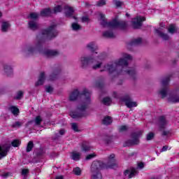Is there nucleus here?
I'll return each instance as SVG.
<instances>
[{
	"instance_id": "1",
	"label": "nucleus",
	"mask_w": 179,
	"mask_h": 179,
	"mask_svg": "<svg viewBox=\"0 0 179 179\" xmlns=\"http://www.w3.org/2000/svg\"><path fill=\"white\" fill-rule=\"evenodd\" d=\"M132 59V56L123 53L122 57L119 60L110 64H106L101 67V72L106 71L110 73H115V75H129L131 78H134L136 75V70L135 69L128 67V61Z\"/></svg>"
},
{
	"instance_id": "2",
	"label": "nucleus",
	"mask_w": 179,
	"mask_h": 179,
	"mask_svg": "<svg viewBox=\"0 0 179 179\" xmlns=\"http://www.w3.org/2000/svg\"><path fill=\"white\" fill-rule=\"evenodd\" d=\"M78 97H82L83 101L77 106L76 111H71L70 113V117L74 119L83 118V117H86V115H87L86 109L87 108V106L90 104V92L89 90L85 88L80 94L79 90H74L70 94L69 99L71 100V101H73L76 100Z\"/></svg>"
},
{
	"instance_id": "3",
	"label": "nucleus",
	"mask_w": 179,
	"mask_h": 179,
	"mask_svg": "<svg viewBox=\"0 0 179 179\" xmlns=\"http://www.w3.org/2000/svg\"><path fill=\"white\" fill-rule=\"evenodd\" d=\"M99 16L101 26L108 29V30L103 33V37L106 38H113V37H114V33L113 32L114 29H125V27H127V22L119 20L118 18H115L111 22H108L107 20H106V15L99 13Z\"/></svg>"
},
{
	"instance_id": "4",
	"label": "nucleus",
	"mask_w": 179,
	"mask_h": 179,
	"mask_svg": "<svg viewBox=\"0 0 179 179\" xmlns=\"http://www.w3.org/2000/svg\"><path fill=\"white\" fill-rule=\"evenodd\" d=\"M115 155L112 154L108 157L107 164L101 161H94L91 166V173L92 179L103 178L101 170L102 169H115L117 162H115Z\"/></svg>"
},
{
	"instance_id": "5",
	"label": "nucleus",
	"mask_w": 179,
	"mask_h": 179,
	"mask_svg": "<svg viewBox=\"0 0 179 179\" xmlns=\"http://www.w3.org/2000/svg\"><path fill=\"white\" fill-rule=\"evenodd\" d=\"M159 93L162 99H165V97H166L168 103H179V90H176L172 92H169V89H167V87H164Z\"/></svg>"
},
{
	"instance_id": "6",
	"label": "nucleus",
	"mask_w": 179,
	"mask_h": 179,
	"mask_svg": "<svg viewBox=\"0 0 179 179\" xmlns=\"http://www.w3.org/2000/svg\"><path fill=\"white\" fill-rule=\"evenodd\" d=\"M38 50V45H25L20 48V52L25 57H30V55H34Z\"/></svg>"
},
{
	"instance_id": "7",
	"label": "nucleus",
	"mask_w": 179,
	"mask_h": 179,
	"mask_svg": "<svg viewBox=\"0 0 179 179\" xmlns=\"http://www.w3.org/2000/svg\"><path fill=\"white\" fill-rule=\"evenodd\" d=\"M57 36H58V31L55 29V24L50 25L48 29L43 30L41 34L42 37H45V38H48V40L55 38Z\"/></svg>"
},
{
	"instance_id": "8",
	"label": "nucleus",
	"mask_w": 179,
	"mask_h": 179,
	"mask_svg": "<svg viewBox=\"0 0 179 179\" xmlns=\"http://www.w3.org/2000/svg\"><path fill=\"white\" fill-rule=\"evenodd\" d=\"M86 48H87V50H90V51H92V56L94 57V59H104V57L103 56V55H99V52H97V44H96L94 42L89 43L88 44H87Z\"/></svg>"
},
{
	"instance_id": "9",
	"label": "nucleus",
	"mask_w": 179,
	"mask_h": 179,
	"mask_svg": "<svg viewBox=\"0 0 179 179\" xmlns=\"http://www.w3.org/2000/svg\"><path fill=\"white\" fill-rule=\"evenodd\" d=\"M57 79V75H51L50 77H46L45 72H41L39 74L38 81L36 83L35 86H41L44 85V82L46 80H55Z\"/></svg>"
},
{
	"instance_id": "10",
	"label": "nucleus",
	"mask_w": 179,
	"mask_h": 179,
	"mask_svg": "<svg viewBox=\"0 0 179 179\" xmlns=\"http://www.w3.org/2000/svg\"><path fill=\"white\" fill-rule=\"evenodd\" d=\"M94 61H100V59L96 60L93 56H92V57H87L86 56L81 57L79 59L80 66L81 68H87V66L90 65V64H93Z\"/></svg>"
},
{
	"instance_id": "11",
	"label": "nucleus",
	"mask_w": 179,
	"mask_h": 179,
	"mask_svg": "<svg viewBox=\"0 0 179 179\" xmlns=\"http://www.w3.org/2000/svg\"><path fill=\"white\" fill-rule=\"evenodd\" d=\"M163 27H164V24H160V27L155 29V34L159 36L162 40H170V36L164 34V29H163Z\"/></svg>"
},
{
	"instance_id": "12",
	"label": "nucleus",
	"mask_w": 179,
	"mask_h": 179,
	"mask_svg": "<svg viewBox=\"0 0 179 179\" xmlns=\"http://www.w3.org/2000/svg\"><path fill=\"white\" fill-rule=\"evenodd\" d=\"M142 132L139 131L133 134V140L126 141L125 146H131L132 145H138L139 143V138L141 136Z\"/></svg>"
},
{
	"instance_id": "13",
	"label": "nucleus",
	"mask_w": 179,
	"mask_h": 179,
	"mask_svg": "<svg viewBox=\"0 0 179 179\" xmlns=\"http://www.w3.org/2000/svg\"><path fill=\"white\" fill-rule=\"evenodd\" d=\"M145 20H146L145 17L137 16L132 20L133 27H134V29H139V27L142 26V22H145Z\"/></svg>"
},
{
	"instance_id": "14",
	"label": "nucleus",
	"mask_w": 179,
	"mask_h": 179,
	"mask_svg": "<svg viewBox=\"0 0 179 179\" xmlns=\"http://www.w3.org/2000/svg\"><path fill=\"white\" fill-rule=\"evenodd\" d=\"M64 13L66 17H73L75 20H78V17L73 16L75 15V9L69 6H66L64 8Z\"/></svg>"
},
{
	"instance_id": "15",
	"label": "nucleus",
	"mask_w": 179,
	"mask_h": 179,
	"mask_svg": "<svg viewBox=\"0 0 179 179\" xmlns=\"http://www.w3.org/2000/svg\"><path fill=\"white\" fill-rule=\"evenodd\" d=\"M138 174V169L135 168H131L129 170H126L124 173V175L127 178H132L133 177H135Z\"/></svg>"
},
{
	"instance_id": "16",
	"label": "nucleus",
	"mask_w": 179,
	"mask_h": 179,
	"mask_svg": "<svg viewBox=\"0 0 179 179\" xmlns=\"http://www.w3.org/2000/svg\"><path fill=\"white\" fill-rule=\"evenodd\" d=\"M42 54L45 57H57V55H59V52L58 50L46 49L42 52Z\"/></svg>"
},
{
	"instance_id": "17",
	"label": "nucleus",
	"mask_w": 179,
	"mask_h": 179,
	"mask_svg": "<svg viewBox=\"0 0 179 179\" xmlns=\"http://www.w3.org/2000/svg\"><path fill=\"white\" fill-rule=\"evenodd\" d=\"M169 127V122L166 120L164 116H161L159 117V129L163 131V129H166V127Z\"/></svg>"
},
{
	"instance_id": "18",
	"label": "nucleus",
	"mask_w": 179,
	"mask_h": 179,
	"mask_svg": "<svg viewBox=\"0 0 179 179\" xmlns=\"http://www.w3.org/2000/svg\"><path fill=\"white\" fill-rule=\"evenodd\" d=\"M13 72L12 66L9 64H4L3 66V75L6 76H10V74Z\"/></svg>"
},
{
	"instance_id": "19",
	"label": "nucleus",
	"mask_w": 179,
	"mask_h": 179,
	"mask_svg": "<svg viewBox=\"0 0 179 179\" xmlns=\"http://www.w3.org/2000/svg\"><path fill=\"white\" fill-rule=\"evenodd\" d=\"M125 104L128 108H132V107H136L138 103L136 102L132 101L131 98L127 97L124 99Z\"/></svg>"
},
{
	"instance_id": "20",
	"label": "nucleus",
	"mask_w": 179,
	"mask_h": 179,
	"mask_svg": "<svg viewBox=\"0 0 179 179\" xmlns=\"http://www.w3.org/2000/svg\"><path fill=\"white\" fill-rule=\"evenodd\" d=\"M8 150H9V147L7 145H0V160L2 157H5L8 154Z\"/></svg>"
},
{
	"instance_id": "21",
	"label": "nucleus",
	"mask_w": 179,
	"mask_h": 179,
	"mask_svg": "<svg viewBox=\"0 0 179 179\" xmlns=\"http://www.w3.org/2000/svg\"><path fill=\"white\" fill-rule=\"evenodd\" d=\"M71 157L74 162H78L80 159V153L75 151L71 153Z\"/></svg>"
},
{
	"instance_id": "22",
	"label": "nucleus",
	"mask_w": 179,
	"mask_h": 179,
	"mask_svg": "<svg viewBox=\"0 0 179 179\" xmlns=\"http://www.w3.org/2000/svg\"><path fill=\"white\" fill-rule=\"evenodd\" d=\"M9 27H10V24L8 22H3L1 24V31H7L9 30Z\"/></svg>"
},
{
	"instance_id": "23",
	"label": "nucleus",
	"mask_w": 179,
	"mask_h": 179,
	"mask_svg": "<svg viewBox=\"0 0 179 179\" xmlns=\"http://www.w3.org/2000/svg\"><path fill=\"white\" fill-rule=\"evenodd\" d=\"M177 30H178V28L174 24L169 25V27L168 28V31L171 34H174V33H177Z\"/></svg>"
},
{
	"instance_id": "24",
	"label": "nucleus",
	"mask_w": 179,
	"mask_h": 179,
	"mask_svg": "<svg viewBox=\"0 0 179 179\" xmlns=\"http://www.w3.org/2000/svg\"><path fill=\"white\" fill-rule=\"evenodd\" d=\"M52 12L50 8H45L41 10V16H50L51 15Z\"/></svg>"
},
{
	"instance_id": "25",
	"label": "nucleus",
	"mask_w": 179,
	"mask_h": 179,
	"mask_svg": "<svg viewBox=\"0 0 179 179\" xmlns=\"http://www.w3.org/2000/svg\"><path fill=\"white\" fill-rule=\"evenodd\" d=\"M142 43V38H138L134 39L130 43V45H139Z\"/></svg>"
},
{
	"instance_id": "26",
	"label": "nucleus",
	"mask_w": 179,
	"mask_h": 179,
	"mask_svg": "<svg viewBox=\"0 0 179 179\" xmlns=\"http://www.w3.org/2000/svg\"><path fill=\"white\" fill-rule=\"evenodd\" d=\"M29 27L31 29V30H36L37 27H38V25L37 24V22L35 21H30L29 22Z\"/></svg>"
},
{
	"instance_id": "27",
	"label": "nucleus",
	"mask_w": 179,
	"mask_h": 179,
	"mask_svg": "<svg viewBox=\"0 0 179 179\" xmlns=\"http://www.w3.org/2000/svg\"><path fill=\"white\" fill-rule=\"evenodd\" d=\"M111 122H113V119L110 116H107L103 120V124L105 125H110Z\"/></svg>"
},
{
	"instance_id": "28",
	"label": "nucleus",
	"mask_w": 179,
	"mask_h": 179,
	"mask_svg": "<svg viewBox=\"0 0 179 179\" xmlns=\"http://www.w3.org/2000/svg\"><path fill=\"white\" fill-rule=\"evenodd\" d=\"M169 82H170V77L167 76L162 80L161 84L164 87L165 86H167V85H169Z\"/></svg>"
},
{
	"instance_id": "29",
	"label": "nucleus",
	"mask_w": 179,
	"mask_h": 179,
	"mask_svg": "<svg viewBox=\"0 0 179 179\" xmlns=\"http://www.w3.org/2000/svg\"><path fill=\"white\" fill-rule=\"evenodd\" d=\"M10 110L13 115H19V108H16V106L10 107Z\"/></svg>"
},
{
	"instance_id": "30",
	"label": "nucleus",
	"mask_w": 179,
	"mask_h": 179,
	"mask_svg": "<svg viewBox=\"0 0 179 179\" xmlns=\"http://www.w3.org/2000/svg\"><path fill=\"white\" fill-rule=\"evenodd\" d=\"M72 29L74 30V31H78V30H80L82 27L79 25V24L74 22L71 24Z\"/></svg>"
},
{
	"instance_id": "31",
	"label": "nucleus",
	"mask_w": 179,
	"mask_h": 179,
	"mask_svg": "<svg viewBox=\"0 0 179 179\" xmlns=\"http://www.w3.org/2000/svg\"><path fill=\"white\" fill-rule=\"evenodd\" d=\"M34 122H35L36 125H40V124L43 122V118L40 115L36 116Z\"/></svg>"
},
{
	"instance_id": "32",
	"label": "nucleus",
	"mask_w": 179,
	"mask_h": 179,
	"mask_svg": "<svg viewBox=\"0 0 179 179\" xmlns=\"http://www.w3.org/2000/svg\"><path fill=\"white\" fill-rule=\"evenodd\" d=\"M102 101L105 106H110L111 104V99L110 97L103 98Z\"/></svg>"
},
{
	"instance_id": "33",
	"label": "nucleus",
	"mask_w": 179,
	"mask_h": 179,
	"mask_svg": "<svg viewBox=\"0 0 179 179\" xmlns=\"http://www.w3.org/2000/svg\"><path fill=\"white\" fill-rule=\"evenodd\" d=\"M82 150L83 152H87L90 150V145H87L86 143H84L82 146Z\"/></svg>"
},
{
	"instance_id": "34",
	"label": "nucleus",
	"mask_w": 179,
	"mask_h": 179,
	"mask_svg": "<svg viewBox=\"0 0 179 179\" xmlns=\"http://www.w3.org/2000/svg\"><path fill=\"white\" fill-rule=\"evenodd\" d=\"M29 19H31L32 20H36L38 18V15L36 13H31L29 15Z\"/></svg>"
},
{
	"instance_id": "35",
	"label": "nucleus",
	"mask_w": 179,
	"mask_h": 179,
	"mask_svg": "<svg viewBox=\"0 0 179 179\" xmlns=\"http://www.w3.org/2000/svg\"><path fill=\"white\" fill-rule=\"evenodd\" d=\"M73 173L76 176H80V174H82V169L79 167L74 168Z\"/></svg>"
},
{
	"instance_id": "36",
	"label": "nucleus",
	"mask_w": 179,
	"mask_h": 179,
	"mask_svg": "<svg viewBox=\"0 0 179 179\" xmlns=\"http://www.w3.org/2000/svg\"><path fill=\"white\" fill-rule=\"evenodd\" d=\"M11 144H12V146H13L14 148H17L18 146H20V141L14 140V141H13Z\"/></svg>"
},
{
	"instance_id": "37",
	"label": "nucleus",
	"mask_w": 179,
	"mask_h": 179,
	"mask_svg": "<svg viewBox=\"0 0 179 179\" xmlns=\"http://www.w3.org/2000/svg\"><path fill=\"white\" fill-rule=\"evenodd\" d=\"M33 141H29L27 146V152H31V149H33Z\"/></svg>"
},
{
	"instance_id": "38",
	"label": "nucleus",
	"mask_w": 179,
	"mask_h": 179,
	"mask_svg": "<svg viewBox=\"0 0 179 179\" xmlns=\"http://www.w3.org/2000/svg\"><path fill=\"white\" fill-rule=\"evenodd\" d=\"M45 92H47V93H52V92H54V87H52V86L51 85H48L45 87Z\"/></svg>"
},
{
	"instance_id": "39",
	"label": "nucleus",
	"mask_w": 179,
	"mask_h": 179,
	"mask_svg": "<svg viewBox=\"0 0 179 179\" xmlns=\"http://www.w3.org/2000/svg\"><path fill=\"white\" fill-rule=\"evenodd\" d=\"M23 92L22 91H19L18 92H17V94L15 96V99L17 100H20V99H22V97H23Z\"/></svg>"
},
{
	"instance_id": "40",
	"label": "nucleus",
	"mask_w": 179,
	"mask_h": 179,
	"mask_svg": "<svg viewBox=\"0 0 179 179\" xmlns=\"http://www.w3.org/2000/svg\"><path fill=\"white\" fill-rule=\"evenodd\" d=\"M62 11V7H61L60 6H57L54 8V13H58L59 12Z\"/></svg>"
},
{
	"instance_id": "41",
	"label": "nucleus",
	"mask_w": 179,
	"mask_h": 179,
	"mask_svg": "<svg viewBox=\"0 0 179 179\" xmlns=\"http://www.w3.org/2000/svg\"><path fill=\"white\" fill-rule=\"evenodd\" d=\"M71 128L75 132H79V129H78V124L76 123L71 124Z\"/></svg>"
},
{
	"instance_id": "42",
	"label": "nucleus",
	"mask_w": 179,
	"mask_h": 179,
	"mask_svg": "<svg viewBox=\"0 0 179 179\" xmlns=\"http://www.w3.org/2000/svg\"><path fill=\"white\" fill-rule=\"evenodd\" d=\"M155 138V133H149L147 134V141H152V139Z\"/></svg>"
},
{
	"instance_id": "43",
	"label": "nucleus",
	"mask_w": 179,
	"mask_h": 179,
	"mask_svg": "<svg viewBox=\"0 0 179 179\" xmlns=\"http://www.w3.org/2000/svg\"><path fill=\"white\" fill-rule=\"evenodd\" d=\"M106 5V1L100 0L96 2V6H104Z\"/></svg>"
},
{
	"instance_id": "44",
	"label": "nucleus",
	"mask_w": 179,
	"mask_h": 179,
	"mask_svg": "<svg viewBox=\"0 0 179 179\" xmlns=\"http://www.w3.org/2000/svg\"><path fill=\"white\" fill-rule=\"evenodd\" d=\"M114 3L117 8L122 6V1H121L115 0Z\"/></svg>"
},
{
	"instance_id": "45",
	"label": "nucleus",
	"mask_w": 179,
	"mask_h": 179,
	"mask_svg": "<svg viewBox=\"0 0 179 179\" xmlns=\"http://www.w3.org/2000/svg\"><path fill=\"white\" fill-rule=\"evenodd\" d=\"M89 20V17L87 15L81 17V22H83V23H87Z\"/></svg>"
},
{
	"instance_id": "46",
	"label": "nucleus",
	"mask_w": 179,
	"mask_h": 179,
	"mask_svg": "<svg viewBox=\"0 0 179 179\" xmlns=\"http://www.w3.org/2000/svg\"><path fill=\"white\" fill-rule=\"evenodd\" d=\"M23 122H15V124H13V127L15 128H19V127H22Z\"/></svg>"
},
{
	"instance_id": "47",
	"label": "nucleus",
	"mask_w": 179,
	"mask_h": 179,
	"mask_svg": "<svg viewBox=\"0 0 179 179\" xmlns=\"http://www.w3.org/2000/svg\"><path fill=\"white\" fill-rule=\"evenodd\" d=\"M94 157H96V155L94 153L90 154L86 157V160H92Z\"/></svg>"
},
{
	"instance_id": "48",
	"label": "nucleus",
	"mask_w": 179,
	"mask_h": 179,
	"mask_svg": "<svg viewBox=\"0 0 179 179\" xmlns=\"http://www.w3.org/2000/svg\"><path fill=\"white\" fill-rule=\"evenodd\" d=\"M101 67V63H98L94 66H92V69H99V68Z\"/></svg>"
},
{
	"instance_id": "49",
	"label": "nucleus",
	"mask_w": 179,
	"mask_h": 179,
	"mask_svg": "<svg viewBox=\"0 0 179 179\" xmlns=\"http://www.w3.org/2000/svg\"><path fill=\"white\" fill-rule=\"evenodd\" d=\"M127 129H128V127L127 126H121L119 129V131H120V132H122L123 131H127Z\"/></svg>"
},
{
	"instance_id": "50",
	"label": "nucleus",
	"mask_w": 179,
	"mask_h": 179,
	"mask_svg": "<svg viewBox=\"0 0 179 179\" xmlns=\"http://www.w3.org/2000/svg\"><path fill=\"white\" fill-rule=\"evenodd\" d=\"M143 167H145V164H143V162H139L138 164V169H143Z\"/></svg>"
},
{
	"instance_id": "51",
	"label": "nucleus",
	"mask_w": 179,
	"mask_h": 179,
	"mask_svg": "<svg viewBox=\"0 0 179 179\" xmlns=\"http://www.w3.org/2000/svg\"><path fill=\"white\" fill-rule=\"evenodd\" d=\"M166 150H169V146L164 145L161 150V152H166Z\"/></svg>"
},
{
	"instance_id": "52",
	"label": "nucleus",
	"mask_w": 179,
	"mask_h": 179,
	"mask_svg": "<svg viewBox=\"0 0 179 179\" xmlns=\"http://www.w3.org/2000/svg\"><path fill=\"white\" fill-rule=\"evenodd\" d=\"M28 173H29V170L27 169H23L22 171V176H26V174H27Z\"/></svg>"
},
{
	"instance_id": "53",
	"label": "nucleus",
	"mask_w": 179,
	"mask_h": 179,
	"mask_svg": "<svg viewBox=\"0 0 179 179\" xmlns=\"http://www.w3.org/2000/svg\"><path fill=\"white\" fill-rule=\"evenodd\" d=\"M59 134H60V135H64V134H65V130L64 129H61L60 131H59Z\"/></svg>"
},
{
	"instance_id": "54",
	"label": "nucleus",
	"mask_w": 179,
	"mask_h": 179,
	"mask_svg": "<svg viewBox=\"0 0 179 179\" xmlns=\"http://www.w3.org/2000/svg\"><path fill=\"white\" fill-rule=\"evenodd\" d=\"M56 179H64V176H57Z\"/></svg>"
},
{
	"instance_id": "55",
	"label": "nucleus",
	"mask_w": 179,
	"mask_h": 179,
	"mask_svg": "<svg viewBox=\"0 0 179 179\" xmlns=\"http://www.w3.org/2000/svg\"><path fill=\"white\" fill-rule=\"evenodd\" d=\"M163 135H169V131H163Z\"/></svg>"
},
{
	"instance_id": "56",
	"label": "nucleus",
	"mask_w": 179,
	"mask_h": 179,
	"mask_svg": "<svg viewBox=\"0 0 179 179\" xmlns=\"http://www.w3.org/2000/svg\"><path fill=\"white\" fill-rule=\"evenodd\" d=\"M3 176L4 177H8V173L4 174Z\"/></svg>"
},
{
	"instance_id": "57",
	"label": "nucleus",
	"mask_w": 179,
	"mask_h": 179,
	"mask_svg": "<svg viewBox=\"0 0 179 179\" xmlns=\"http://www.w3.org/2000/svg\"><path fill=\"white\" fill-rule=\"evenodd\" d=\"M2 17V13L0 12V17Z\"/></svg>"
}]
</instances>
